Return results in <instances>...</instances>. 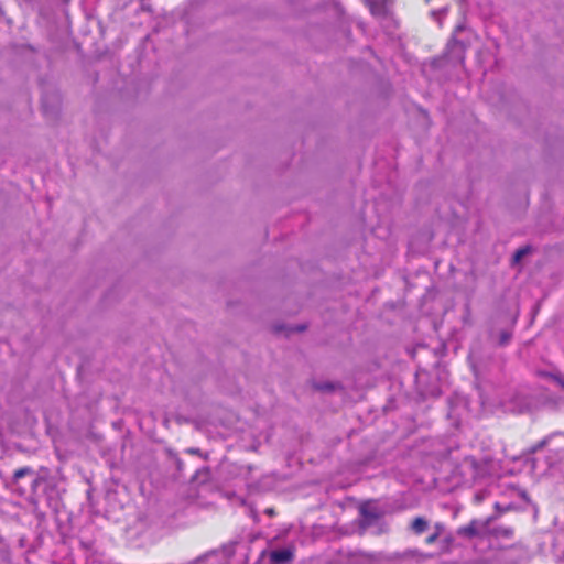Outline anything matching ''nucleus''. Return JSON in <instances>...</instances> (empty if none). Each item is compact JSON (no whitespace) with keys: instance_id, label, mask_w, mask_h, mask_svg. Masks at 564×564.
I'll use <instances>...</instances> for the list:
<instances>
[{"instance_id":"1","label":"nucleus","mask_w":564,"mask_h":564,"mask_svg":"<svg viewBox=\"0 0 564 564\" xmlns=\"http://www.w3.org/2000/svg\"><path fill=\"white\" fill-rule=\"evenodd\" d=\"M26 476L31 477L30 492L33 496H36L39 487L45 481V478L43 476L36 475L31 467H22L17 469L13 474L11 485L15 487V490L20 496L25 495L26 489L20 485V480Z\"/></svg>"},{"instance_id":"2","label":"nucleus","mask_w":564,"mask_h":564,"mask_svg":"<svg viewBox=\"0 0 564 564\" xmlns=\"http://www.w3.org/2000/svg\"><path fill=\"white\" fill-rule=\"evenodd\" d=\"M360 513V525L361 528L366 529L369 528L380 519L381 512L376 506H372L371 503H365L359 509Z\"/></svg>"},{"instance_id":"3","label":"nucleus","mask_w":564,"mask_h":564,"mask_svg":"<svg viewBox=\"0 0 564 564\" xmlns=\"http://www.w3.org/2000/svg\"><path fill=\"white\" fill-rule=\"evenodd\" d=\"M485 528L484 523H480L478 520H471L467 525L460 527L457 529V535L473 539L480 534L481 529Z\"/></svg>"},{"instance_id":"4","label":"nucleus","mask_w":564,"mask_h":564,"mask_svg":"<svg viewBox=\"0 0 564 564\" xmlns=\"http://www.w3.org/2000/svg\"><path fill=\"white\" fill-rule=\"evenodd\" d=\"M293 560V552L289 549L275 550L270 553V561L273 564H289Z\"/></svg>"},{"instance_id":"5","label":"nucleus","mask_w":564,"mask_h":564,"mask_svg":"<svg viewBox=\"0 0 564 564\" xmlns=\"http://www.w3.org/2000/svg\"><path fill=\"white\" fill-rule=\"evenodd\" d=\"M410 528L413 531V533L419 535L427 530L429 522L426 519H424L422 517H417L412 521Z\"/></svg>"},{"instance_id":"6","label":"nucleus","mask_w":564,"mask_h":564,"mask_svg":"<svg viewBox=\"0 0 564 564\" xmlns=\"http://www.w3.org/2000/svg\"><path fill=\"white\" fill-rule=\"evenodd\" d=\"M388 1L389 0H368L370 10L376 15L384 13Z\"/></svg>"},{"instance_id":"7","label":"nucleus","mask_w":564,"mask_h":564,"mask_svg":"<svg viewBox=\"0 0 564 564\" xmlns=\"http://www.w3.org/2000/svg\"><path fill=\"white\" fill-rule=\"evenodd\" d=\"M448 51H457V58L459 61L463 59L462 53L464 51L463 44L456 40H452L447 45Z\"/></svg>"},{"instance_id":"8","label":"nucleus","mask_w":564,"mask_h":564,"mask_svg":"<svg viewBox=\"0 0 564 564\" xmlns=\"http://www.w3.org/2000/svg\"><path fill=\"white\" fill-rule=\"evenodd\" d=\"M530 252V247H522L518 249L513 254V262L519 263L523 257H525Z\"/></svg>"},{"instance_id":"9","label":"nucleus","mask_w":564,"mask_h":564,"mask_svg":"<svg viewBox=\"0 0 564 564\" xmlns=\"http://www.w3.org/2000/svg\"><path fill=\"white\" fill-rule=\"evenodd\" d=\"M316 389L322 390V391H332L335 389V383H332V382L319 383V384H316Z\"/></svg>"},{"instance_id":"10","label":"nucleus","mask_w":564,"mask_h":564,"mask_svg":"<svg viewBox=\"0 0 564 564\" xmlns=\"http://www.w3.org/2000/svg\"><path fill=\"white\" fill-rule=\"evenodd\" d=\"M510 338H511V334L509 332H506V330L501 332L500 339H499L500 345H507L509 343Z\"/></svg>"},{"instance_id":"11","label":"nucleus","mask_w":564,"mask_h":564,"mask_svg":"<svg viewBox=\"0 0 564 564\" xmlns=\"http://www.w3.org/2000/svg\"><path fill=\"white\" fill-rule=\"evenodd\" d=\"M440 538V532H434L433 534L429 535L426 539H425V543L426 544H433L437 541V539Z\"/></svg>"},{"instance_id":"12","label":"nucleus","mask_w":564,"mask_h":564,"mask_svg":"<svg viewBox=\"0 0 564 564\" xmlns=\"http://www.w3.org/2000/svg\"><path fill=\"white\" fill-rule=\"evenodd\" d=\"M551 378L564 390V378L558 375H552Z\"/></svg>"},{"instance_id":"13","label":"nucleus","mask_w":564,"mask_h":564,"mask_svg":"<svg viewBox=\"0 0 564 564\" xmlns=\"http://www.w3.org/2000/svg\"><path fill=\"white\" fill-rule=\"evenodd\" d=\"M434 529H435V532H440V535H441L444 530V525L441 523H436Z\"/></svg>"},{"instance_id":"14","label":"nucleus","mask_w":564,"mask_h":564,"mask_svg":"<svg viewBox=\"0 0 564 564\" xmlns=\"http://www.w3.org/2000/svg\"><path fill=\"white\" fill-rule=\"evenodd\" d=\"M546 441L540 442L534 448L533 452H535L538 448H542L545 445Z\"/></svg>"},{"instance_id":"15","label":"nucleus","mask_w":564,"mask_h":564,"mask_svg":"<svg viewBox=\"0 0 564 564\" xmlns=\"http://www.w3.org/2000/svg\"><path fill=\"white\" fill-rule=\"evenodd\" d=\"M187 452L191 454H198L199 449L198 448H189Z\"/></svg>"},{"instance_id":"16","label":"nucleus","mask_w":564,"mask_h":564,"mask_svg":"<svg viewBox=\"0 0 564 564\" xmlns=\"http://www.w3.org/2000/svg\"><path fill=\"white\" fill-rule=\"evenodd\" d=\"M304 329H305V326H299V327H296V330H297V332H302V330H304Z\"/></svg>"},{"instance_id":"17","label":"nucleus","mask_w":564,"mask_h":564,"mask_svg":"<svg viewBox=\"0 0 564 564\" xmlns=\"http://www.w3.org/2000/svg\"><path fill=\"white\" fill-rule=\"evenodd\" d=\"M267 512H268L269 514H272V513H273V511H272L271 509H269Z\"/></svg>"}]
</instances>
